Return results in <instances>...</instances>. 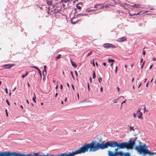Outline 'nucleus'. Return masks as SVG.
<instances>
[{
	"label": "nucleus",
	"mask_w": 156,
	"mask_h": 156,
	"mask_svg": "<svg viewBox=\"0 0 156 156\" xmlns=\"http://www.w3.org/2000/svg\"><path fill=\"white\" fill-rule=\"evenodd\" d=\"M94 152L101 149V144L95 141H93L91 143L89 144H85L82 147H81L78 150L72 153H68L69 156H74L77 154L84 153L88 151Z\"/></svg>",
	"instance_id": "f257e3e1"
},
{
	"label": "nucleus",
	"mask_w": 156,
	"mask_h": 156,
	"mask_svg": "<svg viewBox=\"0 0 156 156\" xmlns=\"http://www.w3.org/2000/svg\"><path fill=\"white\" fill-rule=\"evenodd\" d=\"M137 141L139 142V145L135 147V149L140 154L143 153L144 155H146L147 154L156 155V152H151L148 150V147L145 144H144L142 146L141 142L139 140Z\"/></svg>",
	"instance_id": "f03ea898"
},
{
	"label": "nucleus",
	"mask_w": 156,
	"mask_h": 156,
	"mask_svg": "<svg viewBox=\"0 0 156 156\" xmlns=\"http://www.w3.org/2000/svg\"><path fill=\"white\" fill-rule=\"evenodd\" d=\"M17 156H69L68 154L62 153L60 155H58L56 156H54L53 155H40L39 153H34V154H21L17 153Z\"/></svg>",
	"instance_id": "7ed1b4c3"
},
{
	"label": "nucleus",
	"mask_w": 156,
	"mask_h": 156,
	"mask_svg": "<svg viewBox=\"0 0 156 156\" xmlns=\"http://www.w3.org/2000/svg\"><path fill=\"white\" fill-rule=\"evenodd\" d=\"M17 156V153L16 152H0V156Z\"/></svg>",
	"instance_id": "20e7f679"
},
{
	"label": "nucleus",
	"mask_w": 156,
	"mask_h": 156,
	"mask_svg": "<svg viewBox=\"0 0 156 156\" xmlns=\"http://www.w3.org/2000/svg\"><path fill=\"white\" fill-rule=\"evenodd\" d=\"M103 46L105 48H114L116 47V46L113 45L112 44L110 43L104 44Z\"/></svg>",
	"instance_id": "39448f33"
},
{
	"label": "nucleus",
	"mask_w": 156,
	"mask_h": 156,
	"mask_svg": "<svg viewBox=\"0 0 156 156\" xmlns=\"http://www.w3.org/2000/svg\"><path fill=\"white\" fill-rule=\"evenodd\" d=\"M141 108H139L138 109L137 111V117L138 119H142V113L141 112Z\"/></svg>",
	"instance_id": "423d86ee"
},
{
	"label": "nucleus",
	"mask_w": 156,
	"mask_h": 156,
	"mask_svg": "<svg viewBox=\"0 0 156 156\" xmlns=\"http://www.w3.org/2000/svg\"><path fill=\"white\" fill-rule=\"evenodd\" d=\"M14 64H8L4 65L2 66V67H4L5 69H10L12 67L14 66Z\"/></svg>",
	"instance_id": "0eeeda50"
},
{
	"label": "nucleus",
	"mask_w": 156,
	"mask_h": 156,
	"mask_svg": "<svg viewBox=\"0 0 156 156\" xmlns=\"http://www.w3.org/2000/svg\"><path fill=\"white\" fill-rule=\"evenodd\" d=\"M126 40V37H123L118 38L117 40V41L119 42H123L124 41Z\"/></svg>",
	"instance_id": "6e6552de"
},
{
	"label": "nucleus",
	"mask_w": 156,
	"mask_h": 156,
	"mask_svg": "<svg viewBox=\"0 0 156 156\" xmlns=\"http://www.w3.org/2000/svg\"><path fill=\"white\" fill-rule=\"evenodd\" d=\"M75 19V17L73 18L72 19H71V22L73 24H75L77 23L78 22L80 21V20H75L74 19Z\"/></svg>",
	"instance_id": "1a4fd4ad"
},
{
	"label": "nucleus",
	"mask_w": 156,
	"mask_h": 156,
	"mask_svg": "<svg viewBox=\"0 0 156 156\" xmlns=\"http://www.w3.org/2000/svg\"><path fill=\"white\" fill-rule=\"evenodd\" d=\"M47 3L48 5H51L52 4V0H47Z\"/></svg>",
	"instance_id": "9d476101"
},
{
	"label": "nucleus",
	"mask_w": 156,
	"mask_h": 156,
	"mask_svg": "<svg viewBox=\"0 0 156 156\" xmlns=\"http://www.w3.org/2000/svg\"><path fill=\"white\" fill-rule=\"evenodd\" d=\"M71 62L72 66L74 68H76L77 67V65L76 63L73 62L71 60Z\"/></svg>",
	"instance_id": "9b49d317"
},
{
	"label": "nucleus",
	"mask_w": 156,
	"mask_h": 156,
	"mask_svg": "<svg viewBox=\"0 0 156 156\" xmlns=\"http://www.w3.org/2000/svg\"><path fill=\"white\" fill-rule=\"evenodd\" d=\"M105 7L106 8L108 7V6L107 5L105 6L101 5L100 7H98V9H103Z\"/></svg>",
	"instance_id": "f8f14e48"
},
{
	"label": "nucleus",
	"mask_w": 156,
	"mask_h": 156,
	"mask_svg": "<svg viewBox=\"0 0 156 156\" xmlns=\"http://www.w3.org/2000/svg\"><path fill=\"white\" fill-rule=\"evenodd\" d=\"M61 56V55L60 54H58L57 56L55 58L56 60H57L58 59H59Z\"/></svg>",
	"instance_id": "ddd939ff"
},
{
	"label": "nucleus",
	"mask_w": 156,
	"mask_h": 156,
	"mask_svg": "<svg viewBox=\"0 0 156 156\" xmlns=\"http://www.w3.org/2000/svg\"><path fill=\"white\" fill-rule=\"evenodd\" d=\"M108 62H115V60L114 59H108Z\"/></svg>",
	"instance_id": "4468645a"
},
{
	"label": "nucleus",
	"mask_w": 156,
	"mask_h": 156,
	"mask_svg": "<svg viewBox=\"0 0 156 156\" xmlns=\"http://www.w3.org/2000/svg\"><path fill=\"white\" fill-rule=\"evenodd\" d=\"M101 5L100 4H96L94 6V8L96 9H98V6Z\"/></svg>",
	"instance_id": "2eb2a0df"
},
{
	"label": "nucleus",
	"mask_w": 156,
	"mask_h": 156,
	"mask_svg": "<svg viewBox=\"0 0 156 156\" xmlns=\"http://www.w3.org/2000/svg\"><path fill=\"white\" fill-rule=\"evenodd\" d=\"M34 97L33 98V100L36 103V101L35 100V99H36V97H35V94H34Z\"/></svg>",
	"instance_id": "dca6fc26"
},
{
	"label": "nucleus",
	"mask_w": 156,
	"mask_h": 156,
	"mask_svg": "<svg viewBox=\"0 0 156 156\" xmlns=\"http://www.w3.org/2000/svg\"><path fill=\"white\" fill-rule=\"evenodd\" d=\"M69 0H61V2L62 3L63 2H64L65 3H66V2H68L69 1Z\"/></svg>",
	"instance_id": "f3484780"
},
{
	"label": "nucleus",
	"mask_w": 156,
	"mask_h": 156,
	"mask_svg": "<svg viewBox=\"0 0 156 156\" xmlns=\"http://www.w3.org/2000/svg\"><path fill=\"white\" fill-rule=\"evenodd\" d=\"M133 6L134 7L139 8L140 7V5H133Z\"/></svg>",
	"instance_id": "a211bd4d"
},
{
	"label": "nucleus",
	"mask_w": 156,
	"mask_h": 156,
	"mask_svg": "<svg viewBox=\"0 0 156 156\" xmlns=\"http://www.w3.org/2000/svg\"><path fill=\"white\" fill-rule=\"evenodd\" d=\"M93 79H94L95 77L96 76H95V73L94 71H93Z\"/></svg>",
	"instance_id": "6ab92c4d"
},
{
	"label": "nucleus",
	"mask_w": 156,
	"mask_h": 156,
	"mask_svg": "<svg viewBox=\"0 0 156 156\" xmlns=\"http://www.w3.org/2000/svg\"><path fill=\"white\" fill-rule=\"evenodd\" d=\"M47 74V71L43 70V74L44 76L46 75Z\"/></svg>",
	"instance_id": "aec40b11"
},
{
	"label": "nucleus",
	"mask_w": 156,
	"mask_h": 156,
	"mask_svg": "<svg viewBox=\"0 0 156 156\" xmlns=\"http://www.w3.org/2000/svg\"><path fill=\"white\" fill-rule=\"evenodd\" d=\"M77 8L79 9H81V8L80 6L78 4H77L76 5Z\"/></svg>",
	"instance_id": "412c9836"
},
{
	"label": "nucleus",
	"mask_w": 156,
	"mask_h": 156,
	"mask_svg": "<svg viewBox=\"0 0 156 156\" xmlns=\"http://www.w3.org/2000/svg\"><path fill=\"white\" fill-rule=\"evenodd\" d=\"M118 99H115L113 100L112 101L113 102H114V103H117V100H118Z\"/></svg>",
	"instance_id": "4be33fe9"
},
{
	"label": "nucleus",
	"mask_w": 156,
	"mask_h": 156,
	"mask_svg": "<svg viewBox=\"0 0 156 156\" xmlns=\"http://www.w3.org/2000/svg\"><path fill=\"white\" fill-rule=\"evenodd\" d=\"M129 128L130 131L131 130H133V131H134V127L133 126H130Z\"/></svg>",
	"instance_id": "5701e85b"
},
{
	"label": "nucleus",
	"mask_w": 156,
	"mask_h": 156,
	"mask_svg": "<svg viewBox=\"0 0 156 156\" xmlns=\"http://www.w3.org/2000/svg\"><path fill=\"white\" fill-rule=\"evenodd\" d=\"M87 15V14H80L78 15L80 16H86Z\"/></svg>",
	"instance_id": "b1692460"
},
{
	"label": "nucleus",
	"mask_w": 156,
	"mask_h": 156,
	"mask_svg": "<svg viewBox=\"0 0 156 156\" xmlns=\"http://www.w3.org/2000/svg\"><path fill=\"white\" fill-rule=\"evenodd\" d=\"M44 71H46L47 66H46L45 65L44 66Z\"/></svg>",
	"instance_id": "393cba45"
},
{
	"label": "nucleus",
	"mask_w": 156,
	"mask_h": 156,
	"mask_svg": "<svg viewBox=\"0 0 156 156\" xmlns=\"http://www.w3.org/2000/svg\"><path fill=\"white\" fill-rule=\"evenodd\" d=\"M98 81H99V82L100 83L101 82V81H102V78H101L99 77L98 79Z\"/></svg>",
	"instance_id": "a878e982"
},
{
	"label": "nucleus",
	"mask_w": 156,
	"mask_h": 156,
	"mask_svg": "<svg viewBox=\"0 0 156 156\" xmlns=\"http://www.w3.org/2000/svg\"><path fill=\"white\" fill-rule=\"evenodd\" d=\"M145 62V61L143 62V64H142V65L141 66V69H143V67L144 65Z\"/></svg>",
	"instance_id": "bb28decb"
},
{
	"label": "nucleus",
	"mask_w": 156,
	"mask_h": 156,
	"mask_svg": "<svg viewBox=\"0 0 156 156\" xmlns=\"http://www.w3.org/2000/svg\"><path fill=\"white\" fill-rule=\"evenodd\" d=\"M32 67H33L34 68H35V69H37V70H39V69L36 66H32Z\"/></svg>",
	"instance_id": "cd10ccee"
},
{
	"label": "nucleus",
	"mask_w": 156,
	"mask_h": 156,
	"mask_svg": "<svg viewBox=\"0 0 156 156\" xmlns=\"http://www.w3.org/2000/svg\"><path fill=\"white\" fill-rule=\"evenodd\" d=\"M86 11L87 12H90L91 11V10L90 9H87L86 10Z\"/></svg>",
	"instance_id": "c85d7f7f"
},
{
	"label": "nucleus",
	"mask_w": 156,
	"mask_h": 156,
	"mask_svg": "<svg viewBox=\"0 0 156 156\" xmlns=\"http://www.w3.org/2000/svg\"><path fill=\"white\" fill-rule=\"evenodd\" d=\"M92 53V51H91L89 53H88V54L87 55V56H89V55H90Z\"/></svg>",
	"instance_id": "c756f323"
},
{
	"label": "nucleus",
	"mask_w": 156,
	"mask_h": 156,
	"mask_svg": "<svg viewBox=\"0 0 156 156\" xmlns=\"http://www.w3.org/2000/svg\"><path fill=\"white\" fill-rule=\"evenodd\" d=\"M71 74L72 75V76L73 78V79H74V76H73V72H72V71H71Z\"/></svg>",
	"instance_id": "7c9ffc66"
},
{
	"label": "nucleus",
	"mask_w": 156,
	"mask_h": 156,
	"mask_svg": "<svg viewBox=\"0 0 156 156\" xmlns=\"http://www.w3.org/2000/svg\"><path fill=\"white\" fill-rule=\"evenodd\" d=\"M87 87H88V90L89 91H90V87H89V85L88 83H87Z\"/></svg>",
	"instance_id": "2f4dec72"
},
{
	"label": "nucleus",
	"mask_w": 156,
	"mask_h": 156,
	"mask_svg": "<svg viewBox=\"0 0 156 156\" xmlns=\"http://www.w3.org/2000/svg\"><path fill=\"white\" fill-rule=\"evenodd\" d=\"M6 102H7V104L9 105H10V104L9 102V101L8 100H6Z\"/></svg>",
	"instance_id": "473e14b6"
},
{
	"label": "nucleus",
	"mask_w": 156,
	"mask_h": 156,
	"mask_svg": "<svg viewBox=\"0 0 156 156\" xmlns=\"http://www.w3.org/2000/svg\"><path fill=\"white\" fill-rule=\"evenodd\" d=\"M5 90L6 94H8V90H7V88L5 89Z\"/></svg>",
	"instance_id": "72a5a7b5"
},
{
	"label": "nucleus",
	"mask_w": 156,
	"mask_h": 156,
	"mask_svg": "<svg viewBox=\"0 0 156 156\" xmlns=\"http://www.w3.org/2000/svg\"><path fill=\"white\" fill-rule=\"evenodd\" d=\"M5 111V112L6 113V116L7 117L8 116V113H7V110L6 109Z\"/></svg>",
	"instance_id": "f704fd0d"
},
{
	"label": "nucleus",
	"mask_w": 156,
	"mask_h": 156,
	"mask_svg": "<svg viewBox=\"0 0 156 156\" xmlns=\"http://www.w3.org/2000/svg\"><path fill=\"white\" fill-rule=\"evenodd\" d=\"M75 73L76 74V76H78V74H77V71H75Z\"/></svg>",
	"instance_id": "c9c22d12"
},
{
	"label": "nucleus",
	"mask_w": 156,
	"mask_h": 156,
	"mask_svg": "<svg viewBox=\"0 0 156 156\" xmlns=\"http://www.w3.org/2000/svg\"><path fill=\"white\" fill-rule=\"evenodd\" d=\"M145 54H146L145 51L144 50H143V55H145Z\"/></svg>",
	"instance_id": "e433bc0d"
},
{
	"label": "nucleus",
	"mask_w": 156,
	"mask_h": 156,
	"mask_svg": "<svg viewBox=\"0 0 156 156\" xmlns=\"http://www.w3.org/2000/svg\"><path fill=\"white\" fill-rule=\"evenodd\" d=\"M38 70V72L41 75V71L39 69V70Z\"/></svg>",
	"instance_id": "4c0bfd02"
},
{
	"label": "nucleus",
	"mask_w": 156,
	"mask_h": 156,
	"mask_svg": "<svg viewBox=\"0 0 156 156\" xmlns=\"http://www.w3.org/2000/svg\"><path fill=\"white\" fill-rule=\"evenodd\" d=\"M71 86H72V88H73V90H74V88L73 85V84H71Z\"/></svg>",
	"instance_id": "58836bf2"
},
{
	"label": "nucleus",
	"mask_w": 156,
	"mask_h": 156,
	"mask_svg": "<svg viewBox=\"0 0 156 156\" xmlns=\"http://www.w3.org/2000/svg\"><path fill=\"white\" fill-rule=\"evenodd\" d=\"M100 91L101 92H103V87H102L101 88Z\"/></svg>",
	"instance_id": "ea45409f"
},
{
	"label": "nucleus",
	"mask_w": 156,
	"mask_h": 156,
	"mask_svg": "<svg viewBox=\"0 0 156 156\" xmlns=\"http://www.w3.org/2000/svg\"><path fill=\"white\" fill-rule=\"evenodd\" d=\"M149 82H147V83L146 84V87H148V85L149 84Z\"/></svg>",
	"instance_id": "a19ab883"
},
{
	"label": "nucleus",
	"mask_w": 156,
	"mask_h": 156,
	"mask_svg": "<svg viewBox=\"0 0 156 156\" xmlns=\"http://www.w3.org/2000/svg\"><path fill=\"white\" fill-rule=\"evenodd\" d=\"M139 14V13H138L136 14H133V15H138Z\"/></svg>",
	"instance_id": "79ce46f5"
},
{
	"label": "nucleus",
	"mask_w": 156,
	"mask_h": 156,
	"mask_svg": "<svg viewBox=\"0 0 156 156\" xmlns=\"http://www.w3.org/2000/svg\"><path fill=\"white\" fill-rule=\"evenodd\" d=\"M150 9L151 10H154V8L153 7H152V8H151Z\"/></svg>",
	"instance_id": "37998d69"
},
{
	"label": "nucleus",
	"mask_w": 156,
	"mask_h": 156,
	"mask_svg": "<svg viewBox=\"0 0 156 156\" xmlns=\"http://www.w3.org/2000/svg\"><path fill=\"white\" fill-rule=\"evenodd\" d=\"M128 13L129 16H131L134 15H133V14H131L130 12H128Z\"/></svg>",
	"instance_id": "c03bdc74"
},
{
	"label": "nucleus",
	"mask_w": 156,
	"mask_h": 156,
	"mask_svg": "<svg viewBox=\"0 0 156 156\" xmlns=\"http://www.w3.org/2000/svg\"><path fill=\"white\" fill-rule=\"evenodd\" d=\"M153 60H154V61H155L156 60V58H155V57H153Z\"/></svg>",
	"instance_id": "a18cd8bd"
},
{
	"label": "nucleus",
	"mask_w": 156,
	"mask_h": 156,
	"mask_svg": "<svg viewBox=\"0 0 156 156\" xmlns=\"http://www.w3.org/2000/svg\"><path fill=\"white\" fill-rule=\"evenodd\" d=\"M26 76L25 75H22V77L23 78H24Z\"/></svg>",
	"instance_id": "49530a36"
},
{
	"label": "nucleus",
	"mask_w": 156,
	"mask_h": 156,
	"mask_svg": "<svg viewBox=\"0 0 156 156\" xmlns=\"http://www.w3.org/2000/svg\"><path fill=\"white\" fill-rule=\"evenodd\" d=\"M143 59L142 58L141 59H140V63H141L142 62H143Z\"/></svg>",
	"instance_id": "de8ad7c7"
},
{
	"label": "nucleus",
	"mask_w": 156,
	"mask_h": 156,
	"mask_svg": "<svg viewBox=\"0 0 156 156\" xmlns=\"http://www.w3.org/2000/svg\"><path fill=\"white\" fill-rule=\"evenodd\" d=\"M126 100H125L124 101H123L121 104V105H122V104L124 103H125L126 102Z\"/></svg>",
	"instance_id": "09e8293b"
},
{
	"label": "nucleus",
	"mask_w": 156,
	"mask_h": 156,
	"mask_svg": "<svg viewBox=\"0 0 156 156\" xmlns=\"http://www.w3.org/2000/svg\"><path fill=\"white\" fill-rule=\"evenodd\" d=\"M28 74V72H26V73L25 74V75L26 76H27V75Z\"/></svg>",
	"instance_id": "8fccbe9b"
},
{
	"label": "nucleus",
	"mask_w": 156,
	"mask_h": 156,
	"mask_svg": "<svg viewBox=\"0 0 156 156\" xmlns=\"http://www.w3.org/2000/svg\"><path fill=\"white\" fill-rule=\"evenodd\" d=\"M103 64L105 66H106V63H103Z\"/></svg>",
	"instance_id": "3c124183"
},
{
	"label": "nucleus",
	"mask_w": 156,
	"mask_h": 156,
	"mask_svg": "<svg viewBox=\"0 0 156 156\" xmlns=\"http://www.w3.org/2000/svg\"><path fill=\"white\" fill-rule=\"evenodd\" d=\"M133 116L134 117H136V115L135 114H133Z\"/></svg>",
	"instance_id": "603ef678"
},
{
	"label": "nucleus",
	"mask_w": 156,
	"mask_h": 156,
	"mask_svg": "<svg viewBox=\"0 0 156 156\" xmlns=\"http://www.w3.org/2000/svg\"><path fill=\"white\" fill-rule=\"evenodd\" d=\"M67 86L68 87H69V83H67Z\"/></svg>",
	"instance_id": "864d4df0"
},
{
	"label": "nucleus",
	"mask_w": 156,
	"mask_h": 156,
	"mask_svg": "<svg viewBox=\"0 0 156 156\" xmlns=\"http://www.w3.org/2000/svg\"><path fill=\"white\" fill-rule=\"evenodd\" d=\"M62 84H61L60 85V88L62 89Z\"/></svg>",
	"instance_id": "5fc2aeb1"
},
{
	"label": "nucleus",
	"mask_w": 156,
	"mask_h": 156,
	"mask_svg": "<svg viewBox=\"0 0 156 156\" xmlns=\"http://www.w3.org/2000/svg\"><path fill=\"white\" fill-rule=\"evenodd\" d=\"M152 66H153V65H151L150 66V68H149V69H151V68H152Z\"/></svg>",
	"instance_id": "6e6d98bb"
},
{
	"label": "nucleus",
	"mask_w": 156,
	"mask_h": 156,
	"mask_svg": "<svg viewBox=\"0 0 156 156\" xmlns=\"http://www.w3.org/2000/svg\"><path fill=\"white\" fill-rule=\"evenodd\" d=\"M117 88L118 91H119V90H120L119 88L118 87H117Z\"/></svg>",
	"instance_id": "4d7b16f0"
},
{
	"label": "nucleus",
	"mask_w": 156,
	"mask_h": 156,
	"mask_svg": "<svg viewBox=\"0 0 156 156\" xmlns=\"http://www.w3.org/2000/svg\"><path fill=\"white\" fill-rule=\"evenodd\" d=\"M95 63H96V65L98 67V62H96Z\"/></svg>",
	"instance_id": "13d9d810"
},
{
	"label": "nucleus",
	"mask_w": 156,
	"mask_h": 156,
	"mask_svg": "<svg viewBox=\"0 0 156 156\" xmlns=\"http://www.w3.org/2000/svg\"><path fill=\"white\" fill-rule=\"evenodd\" d=\"M27 84H28V86L29 87H30V85L29 84V83L28 82H27Z\"/></svg>",
	"instance_id": "bf43d9fd"
},
{
	"label": "nucleus",
	"mask_w": 156,
	"mask_h": 156,
	"mask_svg": "<svg viewBox=\"0 0 156 156\" xmlns=\"http://www.w3.org/2000/svg\"><path fill=\"white\" fill-rule=\"evenodd\" d=\"M93 65L94 66H95V64H94V61H93Z\"/></svg>",
	"instance_id": "052dcab7"
},
{
	"label": "nucleus",
	"mask_w": 156,
	"mask_h": 156,
	"mask_svg": "<svg viewBox=\"0 0 156 156\" xmlns=\"http://www.w3.org/2000/svg\"><path fill=\"white\" fill-rule=\"evenodd\" d=\"M91 80H92L91 77H90V82H91Z\"/></svg>",
	"instance_id": "680f3d73"
},
{
	"label": "nucleus",
	"mask_w": 156,
	"mask_h": 156,
	"mask_svg": "<svg viewBox=\"0 0 156 156\" xmlns=\"http://www.w3.org/2000/svg\"><path fill=\"white\" fill-rule=\"evenodd\" d=\"M144 106V111H145L146 110V109L145 106Z\"/></svg>",
	"instance_id": "e2e57ef3"
},
{
	"label": "nucleus",
	"mask_w": 156,
	"mask_h": 156,
	"mask_svg": "<svg viewBox=\"0 0 156 156\" xmlns=\"http://www.w3.org/2000/svg\"><path fill=\"white\" fill-rule=\"evenodd\" d=\"M57 95H58V93H56V94H55V97H56L57 96Z\"/></svg>",
	"instance_id": "0e129e2a"
},
{
	"label": "nucleus",
	"mask_w": 156,
	"mask_h": 156,
	"mask_svg": "<svg viewBox=\"0 0 156 156\" xmlns=\"http://www.w3.org/2000/svg\"><path fill=\"white\" fill-rule=\"evenodd\" d=\"M67 99V98H66L65 99V100H64V101H65V102H66V101Z\"/></svg>",
	"instance_id": "69168bd1"
},
{
	"label": "nucleus",
	"mask_w": 156,
	"mask_h": 156,
	"mask_svg": "<svg viewBox=\"0 0 156 156\" xmlns=\"http://www.w3.org/2000/svg\"><path fill=\"white\" fill-rule=\"evenodd\" d=\"M141 83L140 84V85H139V86H138V88H139V87L140 86H141Z\"/></svg>",
	"instance_id": "338daca9"
},
{
	"label": "nucleus",
	"mask_w": 156,
	"mask_h": 156,
	"mask_svg": "<svg viewBox=\"0 0 156 156\" xmlns=\"http://www.w3.org/2000/svg\"><path fill=\"white\" fill-rule=\"evenodd\" d=\"M133 88L134 89L135 88L134 85H133Z\"/></svg>",
	"instance_id": "774afa93"
}]
</instances>
